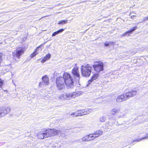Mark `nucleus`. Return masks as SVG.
Segmentation results:
<instances>
[{
	"instance_id": "1",
	"label": "nucleus",
	"mask_w": 148,
	"mask_h": 148,
	"mask_svg": "<svg viewBox=\"0 0 148 148\" xmlns=\"http://www.w3.org/2000/svg\"><path fill=\"white\" fill-rule=\"evenodd\" d=\"M137 91L135 89L131 90L125 93L118 96L116 98V101L118 102H120L125 101L131 97L136 95Z\"/></svg>"
},
{
	"instance_id": "2",
	"label": "nucleus",
	"mask_w": 148,
	"mask_h": 148,
	"mask_svg": "<svg viewBox=\"0 0 148 148\" xmlns=\"http://www.w3.org/2000/svg\"><path fill=\"white\" fill-rule=\"evenodd\" d=\"M62 77L68 88H73L74 82L70 74L65 72L63 74Z\"/></svg>"
},
{
	"instance_id": "3",
	"label": "nucleus",
	"mask_w": 148,
	"mask_h": 148,
	"mask_svg": "<svg viewBox=\"0 0 148 148\" xmlns=\"http://www.w3.org/2000/svg\"><path fill=\"white\" fill-rule=\"evenodd\" d=\"M82 92L80 91H75V92L71 93H64L60 95L59 98L62 100L69 99L71 98H74L81 95Z\"/></svg>"
},
{
	"instance_id": "4",
	"label": "nucleus",
	"mask_w": 148,
	"mask_h": 148,
	"mask_svg": "<svg viewBox=\"0 0 148 148\" xmlns=\"http://www.w3.org/2000/svg\"><path fill=\"white\" fill-rule=\"evenodd\" d=\"M82 75L85 77H89L91 72V67L88 64H84L81 67Z\"/></svg>"
},
{
	"instance_id": "5",
	"label": "nucleus",
	"mask_w": 148,
	"mask_h": 148,
	"mask_svg": "<svg viewBox=\"0 0 148 148\" xmlns=\"http://www.w3.org/2000/svg\"><path fill=\"white\" fill-rule=\"evenodd\" d=\"M56 84L59 89L61 90L64 88L65 84L62 77H60L57 78Z\"/></svg>"
},
{
	"instance_id": "6",
	"label": "nucleus",
	"mask_w": 148,
	"mask_h": 148,
	"mask_svg": "<svg viewBox=\"0 0 148 148\" xmlns=\"http://www.w3.org/2000/svg\"><path fill=\"white\" fill-rule=\"evenodd\" d=\"M92 66L94 70L97 72L99 73L103 71V63L101 62H99Z\"/></svg>"
},
{
	"instance_id": "7",
	"label": "nucleus",
	"mask_w": 148,
	"mask_h": 148,
	"mask_svg": "<svg viewBox=\"0 0 148 148\" xmlns=\"http://www.w3.org/2000/svg\"><path fill=\"white\" fill-rule=\"evenodd\" d=\"M45 131L46 133L45 136L47 138L57 135L58 132L56 130L53 129H48L45 130Z\"/></svg>"
},
{
	"instance_id": "8",
	"label": "nucleus",
	"mask_w": 148,
	"mask_h": 148,
	"mask_svg": "<svg viewBox=\"0 0 148 148\" xmlns=\"http://www.w3.org/2000/svg\"><path fill=\"white\" fill-rule=\"evenodd\" d=\"M10 108L9 106L4 107L0 108V117L4 116L9 113Z\"/></svg>"
},
{
	"instance_id": "9",
	"label": "nucleus",
	"mask_w": 148,
	"mask_h": 148,
	"mask_svg": "<svg viewBox=\"0 0 148 148\" xmlns=\"http://www.w3.org/2000/svg\"><path fill=\"white\" fill-rule=\"evenodd\" d=\"M72 73L76 79L77 80L79 79L80 75L79 72L78 67L74 66L72 70Z\"/></svg>"
},
{
	"instance_id": "10",
	"label": "nucleus",
	"mask_w": 148,
	"mask_h": 148,
	"mask_svg": "<svg viewBox=\"0 0 148 148\" xmlns=\"http://www.w3.org/2000/svg\"><path fill=\"white\" fill-rule=\"evenodd\" d=\"M23 49H17L16 50L15 53H13V56H16L18 59L20 58L21 56L23 54L24 52Z\"/></svg>"
},
{
	"instance_id": "11",
	"label": "nucleus",
	"mask_w": 148,
	"mask_h": 148,
	"mask_svg": "<svg viewBox=\"0 0 148 148\" xmlns=\"http://www.w3.org/2000/svg\"><path fill=\"white\" fill-rule=\"evenodd\" d=\"M46 133L45 130L39 132L37 134V136L40 139H43L46 138V137L45 136Z\"/></svg>"
},
{
	"instance_id": "12",
	"label": "nucleus",
	"mask_w": 148,
	"mask_h": 148,
	"mask_svg": "<svg viewBox=\"0 0 148 148\" xmlns=\"http://www.w3.org/2000/svg\"><path fill=\"white\" fill-rule=\"evenodd\" d=\"M147 138H148V132L147 133L146 136H144L143 137L140 138H136L135 139L133 140L132 142V143L133 144L135 142H139L140 141L142 140L143 139H145Z\"/></svg>"
},
{
	"instance_id": "13",
	"label": "nucleus",
	"mask_w": 148,
	"mask_h": 148,
	"mask_svg": "<svg viewBox=\"0 0 148 148\" xmlns=\"http://www.w3.org/2000/svg\"><path fill=\"white\" fill-rule=\"evenodd\" d=\"M42 79L45 85H47L49 84V79L47 75H45L42 78Z\"/></svg>"
},
{
	"instance_id": "14",
	"label": "nucleus",
	"mask_w": 148,
	"mask_h": 148,
	"mask_svg": "<svg viewBox=\"0 0 148 148\" xmlns=\"http://www.w3.org/2000/svg\"><path fill=\"white\" fill-rule=\"evenodd\" d=\"M137 28V26H135L133 27L130 30H129L125 33H124L123 34L121 35L122 36H123L128 34H130L132 33L133 31H134Z\"/></svg>"
},
{
	"instance_id": "15",
	"label": "nucleus",
	"mask_w": 148,
	"mask_h": 148,
	"mask_svg": "<svg viewBox=\"0 0 148 148\" xmlns=\"http://www.w3.org/2000/svg\"><path fill=\"white\" fill-rule=\"evenodd\" d=\"M120 110V108H113L111 111L112 114L114 115L115 114L119 113Z\"/></svg>"
},
{
	"instance_id": "16",
	"label": "nucleus",
	"mask_w": 148,
	"mask_h": 148,
	"mask_svg": "<svg viewBox=\"0 0 148 148\" xmlns=\"http://www.w3.org/2000/svg\"><path fill=\"white\" fill-rule=\"evenodd\" d=\"M66 130L64 127H62L58 130H56V131H58V132L57 135L63 134L65 133Z\"/></svg>"
},
{
	"instance_id": "17",
	"label": "nucleus",
	"mask_w": 148,
	"mask_h": 148,
	"mask_svg": "<svg viewBox=\"0 0 148 148\" xmlns=\"http://www.w3.org/2000/svg\"><path fill=\"white\" fill-rule=\"evenodd\" d=\"M51 54L48 53L44 57L41 61V62L44 63L47 60H49L51 58Z\"/></svg>"
},
{
	"instance_id": "18",
	"label": "nucleus",
	"mask_w": 148,
	"mask_h": 148,
	"mask_svg": "<svg viewBox=\"0 0 148 148\" xmlns=\"http://www.w3.org/2000/svg\"><path fill=\"white\" fill-rule=\"evenodd\" d=\"M64 30V29H61L56 32H54L52 34V36H55L59 33L62 32Z\"/></svg>"
},
{
	"instance_id": "19",
	"label": "nucleus",
	"mask_w": 148,
	"mask_h": 148,
	"mask_svg": "<svg viewBox=\"0 0 148 148\" xmlns=\"http://www.w3.org/2000/svg\"><path fill=\"white\" fill-rule=\"evenodd\" d=\"M82 140L83 141H86L87 142L90 140V139H89L88 135L83 137L82 139Z\"/></svg>"
},
{
	"instance_id": "20",
	"label": "nucleus",
	"mask_w": 148,
	"mask_h": 148,
	"mask_svg": "<svg viewBox=\"0 0 148 148\" xmlns=\"http://www.w3.org/2000/svg\"><path fill=\"white\" fill-rule=\"evenodd\" d=\"M103 132V131L101 130H98L94 132L95 134L98 137L102 135Z\"/></svg>"
},
{
	"instance_id": "21",
	"label": "nucleus",
	"mask_w": 148,
	"mask_h": 148,
	"mask_svg": "<svg viewBox=\"0 0 148 148\" xmlns=\"http://www.w3.org/2000/svg\"><path fill=\"white\" fill-rule=\"evenodd\" d=\"M70 115L73 117H75L77 116H79V113L78 110L72 113Z\"/></svg>"
},
{
	"instance_id": "22",
	"label": "nucleus",
	"mask_w": 148,
	"mask_h": 148,
	"mask_svg": "<svg viewBox=\"0 0 148 148\" xmlns=\"http://www.w3.org/2000/svg\"><path fill=\"white\" fill-rule=\"evenodd\" d=\"M79 116L85 115L84 109L78 110Z\"/></svg>"
},
{
	"instance_id": "23",
	"label": "nucleus",
	"mask_w": 148,
	"mask_h": 148,
	"mask_svg": "<svg viewBox=\"0 0 148 148\" xmlns=\"http://www.w3.org/2000/svg\"><path fill=\"white\" fill-rule=\"evenodd\" d=\"M106 119V117L104 116H103L99 118V121L101 122H103L105 121Z\"/></svg>"
},
{
	"instance_id": "24",
	"label": "nucleus",
	"mask_w": 148,
	"mask_h": 148,
	"mask_svg": "<svg viewBox=\"0 0 148 148\" xmlns=\"http://www.w3.org/2000/svg\"><path fill=\"white\" fill-rule=\"evenodd\" d=\"M85 115L88 114L92 111V110L91 109H85Z\"/></svg>"
},
{
	"instance_id": "25",
	"label": "nucleus",
	"mask_w": 148,
	"mask_h": 148,
	"mask_svg": "<svg viewBox=\"0 0 148 148\" xmlns=\"http://www.w3.org/2000/svg\"><path fill=\"white\" fill-rule=\"evenodd\" d=\"M115 42H106L104 43L105 46L108 47L110 45H114Z\"/></svg>"
},
{
	"instance_id": "26",
	"label": "nucleus",
	"mask_w": 148,
	"mask_h": 148,
	"mask_svg": "<svg viewBox=\"0 0 148 148\" xmlns=\"http://www.w3.org/2000/svg\"><path fill=\"white\" fill-rule=\"evenodd\" d=\"M98 77V75L97 74H94L91 77V79L93 81L97 79Z\"/></svg>"
},
{
	"instance_id": "27",
	"label": "nucleus",
	"mask_w": 148,
	"mask_h": 148,
	"mask_svg": "<svg viewBox=\"0 0 148 148\" xmlns=\"http://www.w3.org/2000/svg\"><path fill=\"white\" fill-rule=\"evenodd\" d=\"M67 20H61L59 21L58 24H64L67 23Z\"/></svg>"
},
{
	"instance_id": "28",
	"label": "nucleus",
	"mask_w": 148,
	"mask_h": 148,
	"mask_svg": "<svg viewBox=\"0 0 148 148\" xmlns=\"http://www.w3.org/2000/svg\"><path fill=\"white\" fill-rule=\"evenodd\" d=\"M38 53H37L36 51H35L33 53H32L30 56V57L31 58H33L34 56H36V55H37Z\"/></svg>"
},
{
	"instance_id": "29",
	"label": "nucleus",
	"mask_w": 148,
	"mask_h": 148,
	"mask_svg": "<svg viewBox=\"0 0 148 148\" xmlns=\"http://www.w3.org/2000/svg\"><path fill=\"white\" fill-rule=\"evenodd\" d=\"M88 135L89 139H90V140L94 139V136H93L94 135H93V134H88Z\"/></svg>"
},
{
	"instance_id": "30",
	"label": "nucleus",
	"mask_w": 148,
	"mask_h": 148,
	"mask_svg": "<svg viewBox=\"0 0 148 148\" xmlns=\"http://www.w3.org/2000/svg\"><path fill=\"white\" fill-rule=\"evenodd\" d=\"M126 116L125 114H120L118 116L119 118H123L125 117Z\"/></svg>"
},
{
	"instance_id": "31",
	"label": "nucleus",
	"mask_w": 148,
	"mask_h": 148,
	"mask_svg": "<svg viewBox=\"0 0 148 148\" xmlns=\"http://www.w3.org/2000/svg\"><path fill=\"white\" fill-rule=\"evenodd\" d=\"M148 20V16L147 17H145L143 20V21L141 23L144 22L145 21Z\"/></svg>"
},
{
	"instance_id": "32",
	"label": "nucleus",
	"mask_w": 148,
	"mask_h": 148,
	"mask_svg": "<svg viewBox=\"0 0 148 148\" xmlns=\"http://www.w3.org/2000/svg\"><path fill=\"white\" fill-rule=\"evenodd\" d=\"M3 81L0 79V87L1 88V86L2 85Z\"/></svg>"
},
{
	"instance_id": "33",
	"label": "nucleus",
	"mask_w": 148,
	"mask_h": 148,
	"mask_svg": "<svg viewBox=\"0 0 148 148\" xmlns=\"http://www.w3.org/2000/svg\"><path fill=\"white\" fill-rule=\"evenodd\" d=\"M92 134H93V135H94L93 136H94V139L96 138H97L98 137V136H97L95 134V133H94V132Z\"/></svg>"
},
{
	"instance_id": "34",
	"label": "nucleus",
	"mask_w": 148,
	"mask_h": 148,
	"mask_svg": "<svg viewBox=\"0 0 148 148\" xmlns=\"http://www.w3.org/2000/svg\"><path fill=\"white\" fill-rule=\"evenodd\" d=\"M93 81V80L91 79L88 81V84H90Z\"/></svg>"
},
{
	"instance_id": "35",
	"label": "nucleus",
	"mask_w": 148,
	"mask_h": 148,
	"mask_svg": "<svg viewBox=\"0 0 148 148\" xmlns=\"http://www.w3.org/2000/svg\"><path fill=\"white\" fill-rule=\"evenodd\" d=\"M40 46H38V47L36 49V51H38V49H39V48H40Z\"/></svg>"
},
{
	"instance_id": "36",
	"label": "nucleus",
	"mask_w": 148,
	"mask_h": 148,
	"mask_svg": "<svg viewBox=\"0 0 148 148\" xmlns=\"http://www.w3.org/2000/svg\"><path fill=\"white\" fill-rule=\"evenodd\" d=\"M42 84H43V82H40L39 83V86H41L42 85Z\"/></svg>"
},
{
	"instance_id": "37",
	"label": "nucleus",
	"mask_w": 148,
	"mask_h": 148,
	"mask_svg": "<svg viewBox=\"0 0 148 148\" xmlns=\"http://www.w3.org/2000/svg\"><path fill=\"white\" fill-rule=\"evenodd\" d=\"M136 16L134 15H132L131 16V18L132 19H134V18Z\"/></svg>"
},
{
	"instance_id": "38",
	"label": "nucleus",
	"mask_w": 148,
	"mask_h": 148,
	"mask_svg": "<svg viewBox=\"0 0 148 148\" xmlns=\"http://www.w3.org/2000/svg\"><path fill=\"white\" fill-rule=\"evenodd\" d=\"M46 17V16H43V17H41V18L40 19H39V20H40V19H41V18H43V17Z\"/></svg>"
},
{
	"instance_id": "39",
	"label": "nucleus",
	"mask_w": 148,
	"mask_h": 148,
	"mask_svg": "<svg viewBox=\"0 0 148 148\" xmlns=\"http://www.w3.org/2000/svg\"><path fill=\"white\" fill-rule=\"evenodd\" d=\"M109 119L110 120V121L112 120V119H110V118H109Z\"/></svg>"
},
{
	"instance_id": "40",
	"label": "nucleus",
	"mask_w": 148,
	"mask_h": 148,
	"mask_svg": "<svg viewBox=\"0 0 148 148\" xmlns=\"http://www.w3.org/2000/svg\"><path fill=\"white\" fill-rule=\"evenodd\" d=\"M112 123L113 124H115V123L114 122H113Z\"/></svg>"
},
{
	"instance_id": "41",
	"label": "nucleus",
	"mask_w": 148,
	"mask_h": 148,
	"mask_svg": "<svg viewBox=\"0 0 148 148\" xmlns=\"http://www.w3.org/2000/svg\"><path fill=\"white\" fill-rule=\"evenodd\" d=\"M5 91H7V90H5Z\"/></svg>"
}]
</instances>
